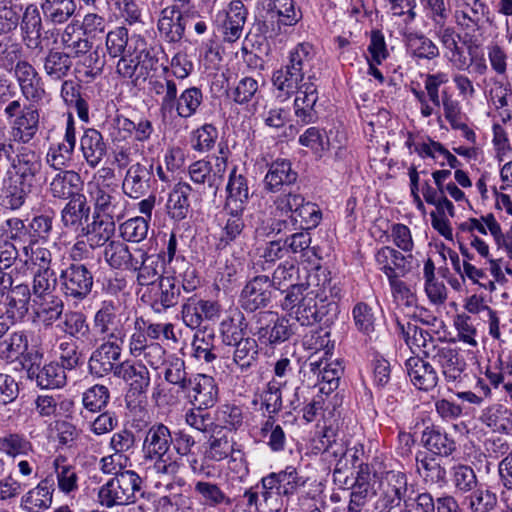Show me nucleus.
Listing matches in <instances>:
<instances>
[{
	"instance_id": "obj_1",
	"label": "nucleus",
	"mask_w": 512,
	"mask_h": 512,
	"mask_svg": "<svg viewBox=\"0 0 512 512\" xmlns=\"http://www.w3.org/2000/svg\"><path fill=\"white\" fill-rule=\"evenodd\" d=\"M320 76L321 68L312 46L300 43L289 52L287 64L273 73L272 82L282 92L281 96L290 97L303 82L315 83Z\"/></svg>"
},
{
	"instance_id": "obj_2",
	"label": "nucleus",
	"mask_w": 512,
	"mask_h": 512,
	"mask_svg": "<svg viewBox=\"0 0 512 512\" xmlns=\"http://www.w3.org/2000/svg\"><path fill=\"white\" fill-rule=\"evenodd\" d=\"M173 437L163 423H154L146 431L142 443L143 460L153 473L160 477L172 478L178 473L179 465L172 459Z\"/></svg>"
},
{
	"instance_id": "obj_3",
	"label": "nucleus",
	"mask_w": 512,
	"mask_h": 512,
	"mask_svg": "<svg viewBox=\"0 0 512 512\" xmlns=\"http://www.w3.org/2000/svg\"><path fill=\"white\" fill-rule=\"evenodd\" d=\"M38 102L22 105L20 100L11 101L4 109L8 119L14 118L12 134L15 140L26 144L38 133L40 126V110Z\"/></svg>"
},
{
	"instance_id": "obj_4",
	"label": "nucleus",
	"mask_w": 512,
	"mask_h": 512,
	"mask_svg": "<svg viewBox=\"0 0 512 512\" xmlns=\"http://www.w3.org/2000/svg\"><path fill=\"white\" fill-rule=\"evenodd\" d=\"M142 479L132 470L121 471L99 491L101 503L107 507L134 502L135 493L141 489Z\"/></svg>"
},
{
	"instance_id": "obj_5",
	"label": "nucleus",
	"mask_w": 512,
	"mask_h": 512,
	"mask_svg": "<svg viewBox=\"0 0 512 512\" xmlns=\"http://www.w3.org/2000/svg\"><path fill=\"white\" fill-rule=\"evenodd\" d=\"M337 312V303L334 300H329L328 295H323L315 290L305 293V297L294 311V315L302 326H311L324 319L325 322L332 321Z\"/></svg>"
},
{
	"instance_id": "obj_6",
	"label": "nucleus",
	"mask_w": 512,
	"mask_h": 512,
	"mask_svg": "<svg viewBox=\"0 0 512 512\" xmlns=\"http://www.w3.org/2000/svg\"><path fill=\"white\" fill-rule=\"evenodd\" d=\"M253 325V335L266 346L275 347L293 334L289 320L272 311H261L254 315Z\"/></svg>"
},
{
	"instance_id": "obj_7",
	"label": "nucleus",
	"mask_w": 512,
	"mask_h": 512,
	"mask_svg": "<svg viewBox=\"0 0 512 512\" xmlns=\"http://www.w3.org/2000/svg\"><path fill=\"white\" fill-rule=\"evenodd\" d=\"M119 306L113 301H103L93 316V329L97 336L104 341L123 343L127 330V319L118 313Z\"/></svg>"
},
{
	"instance_id": "obj_8",
	"label": "nucleus",
	"mask_w": 512,
	"mask_h": 512,
	"mask_svg": "<svg viewBox=\"0 0 512 512\" xmlns=\"http://www.w3.org/2000/svg\"><path fill=\"white\" fill-rule=\"evenodd\" d=\"M88 192L94 204V213L103 218L119 221L125 216L126 201L108 184L90 182Z\"/></svg>"
},
{
	"instance_id": "obj_9",
	"label": "nucleus",
	"mask_w": 512,
	"mask_h": 512,
	"mask_svg": "<svg viewBox=\"0 0 512 512\" xmlns=\"http://www.w3.org/2000/svg\"><path fill=\"white\" fill-rule=\"evenodd\" d=\"M381 502L387 512L399 507L401 502L404 503L405 509L410 511L413 506L412 495H414V487L408 485L407 475L400 471H388L382 481Z\"/></svg>"
},
{
	"instance_id": "obj_10",
	"label": "nucleus",
	"mask_w": 512,
	"mask_h": 512,
	"mask_svg": "<svg viewBox=\"0 0 512 512\" xmlns=\"http://www.w3.org/2000/svg\"><path fill=\"white\" fill-rule=\"evenodd\" d=\"M226 169L227 158L214 156L210 160L201 159L193 162L188 167V173L195 185L201 186L203 191L208 189L215 194L223 181Z\"/></svg>"
},
{
	"instance_id": "obj_11",
	"label": "nucleus",
	"mask_w": 512,
	"mask_h": 512,
	"mask_svg": "<svg viewBox=\"0 0 512 512\" xmlns=\"http://www.w3.org/2000/svg\"><path fill=\"white\" fill-rule=\"evenodd\" d=\"M63 294L75 301H82L91 293L93 274L86 264L72 263L59 275Z\"/></svg>"
},
{
	"instance_id": "obj_12",
	"label": "nucleus",
	"mask_w": 512,
	"mask_h": 512,
	"mask_svg": "<svg viewBox=\"0 0 512 512\" xmlns=\"http://www.w3.org/2000/svg\"><path fill=\"white\" fill-rule=\"evenodd\" d=\"M308 379L314 384H320V392L329 394L338 387L342 375V367L338 361H330L320 357L317 352L308 358L305 365Z\"/></svg>"
},
{
	"instance_id": "obj_13",
	"label": "nucleus",
	"mask_w": 512,
	"mask_h": 512,
	"mask_svg": "<svg viewBox=\"0 0 512 512\" xmlns=\"http://www.w3.org/2000/svg\"><path fill=\"white\" fill-rule=\"evenodd\" d=\"M120 342L104 341L91 354L88 369L91 375L102 378L109 374L116 377V371L122 366L120 362L122 348Z\"/></svg>"
},
{
	"instance_id": "obj_14",
	"label": "nucleus",
	"mask_w": 512,
	"mask_h": 512,
	"mask_svg": "<svg viewBox=\"0 0 512 512\" xmlns=\"http://www.w3.org/2000/svg\"><path fill=\"white\" fill-rule=\"evenodd\" d=\"M32 336L33 332L27 330H17L9 334L0 341V359L14 361L22 357L25 368L32 360H41L42 354L33 347L29 348Z\"/></svg>"
},
{
	"instance_id": "obj_15",
	"label": "nucleus",
	"mask_w": 512,
	"mask_h": 512,
	"mask_svg": "<svg viewBox=\"0 0 512 512\" xmlns=\"http://www.w3.org/2000/svg\"><path fill=\"white\" fill-rule=\"evenodd\" d=\"M116 377L128 386L127 398H144L150 386V372L142 361L125 360L116 371Z\"/></svg>"
},
{
	"instance_id": "obj_16",
	"label": "nucleus",
	"mask_w": 512,
	"mask_h": 512,
	"mask_svg": "<svg viewBox=\"0 0 512 512\" xmlns=\"http://www.w3.org/2000/svg\"><path fill=\"white\" fill-rule=\"evenodd\" d=\"M165 260L161 254H148L141 248L135 249V259L131 271L137 272V283L141 286H153L164 270Z\"/></svg>"
},
{
	"instance_id": "obj_17",
	"label": "nucleus",
	"mask_w": 512,
	"mask_h": 512,
	"mask_svg": "<svg viewBox=\"0 0 512 512\" xmlns=\"http://www.w3.org/2000/svg\"><path fill=\"white\" fill-rule=\"evenodd\" d=\"M188 2L189 0H175L173 5L161 10L157 28L165 41L177 43L183 38L186 24L181 12V6Z\"/></svg>"
},
{
	"instance_id": "obj_18",
	"label": "nucleus",
	"mask_w": 512,
	"mask_h": 512,
	"mask_svg": "<svg viewBox=\"0 0 512 512\" xmlns=\"http://www.w3.org/2000/svg\"><path fill=\"white\" fill-rule=\"evenodd\" d=\"M426 358H430L433 364L441 369L442 375L447 382L460 380L466 367V363L460 357L459 352L449 345H438L434 351H427Z\"/></svg>"
},
{
	"instance_id": "obj_19",
	"label": "nucleus",
	"mask_w": 512,
	"mask_h": 512,
	"mask_svg": "<svg viewBox=\"0 0 512 512\" xmlns=\"http://www.w3.org/2000/svg\"><path fill=\"white\" fill-rule=\"evenodd\" d=\"M56 173L49 182L48 191L51 197L59 200H74L81 193L84 182L80 174L74 170L54 169Z\"/></svg>"
},
{
	"instance_id": "obj_20",
	"label": "nucleus",
	"mask_w": 512,
	"mask_h": 512,
	"mask_svg": "<svg viewBox=\"0 0 512 512\" xmlns=\"http://www.w3.org/2000/svg\"><path fill=\"white\" fill-rule=\"evenodd\" d=\"M271 296L270 278L266 275L256 276L244 286L240 295V304L245 311L254 312L266 307Z\"/></svg>"
},
{
	"instance_id": "obj_21",
	"label": "nucleus",
	"mask_w": 512,
	"mask_h": 512,
	"mask_svg": "<svg viewBox=\"0 0 512 512\" xmlns=\"http://www.w3.org/2000/svg\"><path fill=\"white\" fill-rule=\"evenodd\" d=\"M322 213L316 204L304 202L298 208L293 216L288 220H277L273 223V230L277 233L287 230L289 232L297 229L311 230L315 228L321 220Z\"/></svg>"
},
{
	"instance_id": "obj_22",
	"label": "nucleus",
	"mask_w": 512,
	"mask_h": 512,
	"mask_svg": "<svg viewBox=\"0 0 512 512\" xmlns=\"http://www.w3.org/2000/svg\"><path fill=\"white\" fill-rule=\"evenodd\" d=\"M39 361L32 360L26 366L28 378L35 380L37 386L42 389H55L66 384V371L57 362L40 367Z\"/></svg>"
},
{
	"instance_id": "obj_23",
	"label": "nucleus",
	"mask_w": 512,
	"mask_h": 512,
	"mask_svg": "<svg viewBox=\"0 0 512 512\" xmlns=\"http://www.w3.org/2000/svg\"><path fill=\"white\" fill-rule=\"evenodd\" d=\"M21 93L29 102H39L45 96L42 79L28 61H18L14 68Z\"/></svg>"
},
{
	"instance_id": "obj_24",
	"label": "nucleus",
	"mask_w": 512,
	"mask_h": 512,
	"mask_svg": "<svg viewBox=\"0 0 512 512\" xmlns=\"http://www.w3.org/2000/svg\"><path fill=\"white\" fill-rule=\"evenodd\" d=\"M12 167L15 171V179L22 181L25 185L34 187L37 183V176L42 169V160L34 150L22 147L13 158Z\"/></svg>"
},
{
	"instance_id": "obj_25",
	"label": "nucleus",
	"mask_w": 512,
	"mask_h": 512,
	"mask_svg": "<svg viewBox=\"0 0 512 512\" xmlns=\"http://www.w3.org/2000/svg\"><path fill=\"white\" fill-rule=\"evenodd\" d=\"M186 393L197 409H209L218 401L217 384L213 377L205 374L193 376L190 389Z\"/></svg>"
},
{
	"instance_id": "obj_26",
	"label": "nucleus",
	"mask_w": 512,
	"mask_h": 512,
	"mask_svg": "<svg viewBox=\"0 0 512 512\" xmlns=\"http://www.w3.org/2000/svg\"><path fill=\"white\" fill-rule=\"evenodd\" d=\"M40 7L29 4L22 15L20 29L22 39L28 49L42 51L43 21Z\"/></svg>"
},
{
	"instance_id": "obj_27",
	"label": "nucleus",
	"mask_w": 512,
	"mask_h": 512,
	"mask_svg": "<svg viewBox=\"0 0 512 512\" xmlns=\"http://www.w3.org/2000/svg\"><path fill=\"white\" fill-rule=\"evenodd\" d=\"M396 325L398 333L403 337L412 352L415 353L418 350L426 358V352L434 351L438 346L435 343V338L415 323L409 320L401 321L397 319Z\"/></svg>"
},
{
	"instance_id": "obj_28",
	"label": "nucleus",
	"mask_w": 512,
	"mask_h": 512,
	"mask_svg": "<svg viewBox=\"0 0 512 512\" xmlns=\"http://www.w3.org/2000/svg\"><path fill=\"white\" fill-rule=\"evenodd\" d=\"M55 479L47 475L38 485L30 489L21 499V506L27 512H43L50 508L55 491Z\"/></svg>"
},
{
	"instance_id": "obj_29",
	"label": "nucleus",
	"mask_w": 512,
	"mask_h": 512,
	"mask_svg": "<svg viewBox=\"0 0 512 512\" xmlns=\"http://www.w3.org/2000/svg\"><path fill=\"white\" fill-rule=\"evenodd\" d=\"M295 93L294 110L298 121L302 124L316 122L318 114L314 107L318 101L317 85L314 82H303Z\"/></svg>"
},
{
	"instance_id": "obj_30",
	"label": "nucleus",
	"mask_w": 512,
	"mask_h": 512,
	"mask_svg": "<svg viewBox=\"0 0 512 512\" xmlns=\"http://www.w3.org/2000/svg\"><path fill=\"white\" fill-rule=\"evenodd\" d=\"M91 208L85 195L68 201L61 211L63 226L79 236L84 231L85 225L90 221Z\"/></svg>"
},
{
	"instance_id": "obj_31",
	"label": "nucleus",
	"mask_w": 512,
	"mask_h": 512,
	"mask_svg": "<svg viewBox=\"0 0 512 512\" xmlns=\"http://www.w3.org/2000/svg\"><path fill=\"white\" fill-rule=\"evenodd\" d=\"M153 165L136 163L129 167L123 180L122 188L124 193L133 199L145 195L150 188V181L153 175Z\"/></svg>"
},
{
	"instance_id": "obj_32",
	"label": "nucleus",
	"mask_w": 512,
	"mask_h": 512,
	"mask_svg": "<svg viewBox=\"0 0 512 512\" xmlns=\"http://www.w3.org/2000/svg\"><path fill=\"white\" fill-rule=\"evenodd\" d=\"M244 211L223 207V219L221 222V234L218 248L224 249L232 243H236L245 237L246 224L243 219Z\"/></svg>"
},
{
	"instance_id": "obj_33",
	"label": "nucleus",
	"mask_w": 512,
	"mask_h": 512,
	"mask_svg": "<svg viewBox=\"0 0 512 512\" xmlns=\"http://www.w3.org/2000/svg\"><path fill=\"white\" fill-rule=\"evenodd\" d=\"M298 178V173L292 169V164L286 159L273 161L264 178V188L268 192L277 193L285 187L293 185Z\"/></svg>"
},
{
	"instance_id": "obj_34",
	"label": "nucleus",
	"mask_w": 512,
	"mask_h": 512,
	"mask_svg": "<svg viewBox=\"0 0 512 512\" xmlns=\"http://www.w3.org/2000/svg\"><path fill=\"white\" fill-rule=\"evenodd\" d=\"M250 199L248 180L245 175L238 173L234 167L228 178L224 208L245 211Z\"/></svg>"
},
{
	"instance_id": "obj_35",
	"label": "nucleus",
	"mask_w": 512,
	"mask_h": 512,
	"mask_svg": "<svg viewBox=\"0 0 512 512\" xmlns=\"http://www.w3.org/2000/svg\"><path fill=\"white\" fill-rule=\"evenodd\" d=\"M405 365L411 382L418 389L429 391L436 387L439 377L431 363L416 356L410 357Z\"/></svg>"
},
{
	"instance_id": "obj_36",
	"label": "nucleus",
	"mask_w": 512,
	"mask_h": 512,
	"mask_svg": "<svg viewBox=\"0 0 512 512\" xmlns=\"http://www.w3.org/2000/svg\"><path fill=\"white\" fill-rule=\"evenodd\" d=\"M180 280L173 276L160 278L157 290L151 299V307L156 312L174 307L181 299Z\"/></svg>"
},
{
	"instance_id": "obj_37",
	"label": "nucleus",
	"mask_w": 512,
	"mask_h": 512,
	"mask_svg": "<svg viewBox=\"0 0 512 512\" xmlns=\"http://www.w3.org/2000/svg\"><path fill=\"white\" fill-rule=\"evenodd\" d=\"M80 150L87 165L96 168L107 154V145L98 130L87 128L80 138Z\"/></svg>"
},
{
	"instance_id": "obj_38",
	"label": "nucleus",
	"mask_w": 512,
	"mask_h": 512,
	"mask_svg": "<svg viewBox=\"0 0 512 512\" xmlns=\"http://www.w3.org/2000/svg\"><path fill=\"white\" fill-rule=\"evenodd\" d=\"M114 233L115 220L93 214L92 221L85 225L84 231L78 237H86L90 246L97 249L109 243Z\"/></svg>"
},
{
	"instance_id": "obj_39",
	"label": "nucleus",
	"mask_w": 512,
	"mask_h": 512,
	"mask_svg": "<svg viewBox=\"0 0 512 512\" xmlns=\"http://www.w3.org/2000/svg\"><path fill=\"white\" fill-rule=\"evenodd\" d=\"M57 328L68 336L67 339L92 341V331L86 315L81 311H68L57 324Z\"/></svg>"
},
{
	"instance_id": "obj_40",
	"label": "nucleus",
	"mask_w": 512,
	"mask_h": 512,
	"mask_svg": "<svg viewBox=\"0 0 512 512\" xmlns=\"http://www.w3.org/2000/svg\"><path fill=\"white\" fill-rule=\"evenodd\" d=\"M231 346L233 347L232 362L241 373H248L257 366L259 346L256 339L247 336Z\"/></svg>"
},
{
	"instance_id": "obj_41",
	"label": "nucleus",
	"mask_w": 512,
	"mask_h": 512,
	"mask_svg": "<svg viewBox=\"0 0 512 512\" xmlns=\"http://www.w3.org/2000/svg\"><path fill=\"white\" fill-rule=\"evenodd\" d=\"M246 18L247 10L242 1L233 0L230 2L223 25V39L225 42L234 43L241 37Z\"/></svg>"
},
{
	"instance_id": "obj_42",
	"label": "nucleus",
	"mask_w": 512,
	"mask_h": 512,
	"mask_svg": "<svg viewBox=\"0 0 512 512\" xmlns=\"http://www.w3.org/2000/svg\"><path fill=\"white\" fill-rule=\"evenodd\" d=\"M40 9L46 22L60 25L74 16L77 4L75 0H40Z\"/></svg>"
},
{
	"instance_id": "obj_43",
	"label": "nucleus",
	"mask_w": 512,
	"mask_h": 512,
	"mask_svg": "<svg viewBox=\"0 0 512 512\" xmlns=\"http://www.w3.org/2000/svg\"><path fill=\"white\" fill-rule=\"evenodd\" d=\"M192 191L190 184L178 182L169 193L166 208L168 215L175 221L183 220L190 211L188 197Z\"/></svg>"
},
{
	"instance_id": "obj_44",
	"label": "nucleus",
	"mask_w": 512,
	"mask_h": 512,
	"mask_svg": "<svg viewBox=\"0 0 512 512\" xmlns=\"http://www.w3.org/2000/svg\"><path fill=\"white\" fill-rule=\"evenodd\" d=\"M422 442L433 455L448 457L456 450L454 439L434 426L426 427L422 433Z\"/></svg>"
},
{
	"instance_id": "obj_45",
	"label": "nucleus",
	"mask_w": 512,
	"mask_h": 512,
	"mask_svg": "<svg viewBox=\"0 0 512 512\" xmlns=\"http://www.w3.org/2000/svg\"><path fill=\"white\" fill-rule=\"evenodd\" d=\"M6 314L11 319H22L29 311L31 291L28 285L11 286L6 292Z\"/></svg>"
},
{
	"instance_id": "obj_46",
	"label": "nucleus",
	"mask_w": 512,
	"mask_h": 512,
	"mask_svg": "<svg viewBox=\"0 0 512 512\" xmlns=\"http://www.w3.org/2000/svg\"><path fill=\"white\" fill-rule=\"evenodd\" d=\"M103 255L110 267L131 270L135 259V249L131 251L125 243L112 240L105 246Z\"/></svg>"
},
{
	"instance_id": "obj_47",
	"label": "nucleus",
	"mask_w": 512,
	"mask_h": 512,
	"mask_svg": "<svg viewBox=\"0 0 512 512\" xmlns=\"http://www.w3.org/2000/svg\"><path fill=\"white\" fill-rule=\"evenodd\" d=\"M72 67L70 54L50 49L43 59V70L52 80L65 78Z\"/></svg>"
},
{
	"instance_id": "obj_48",
	"label": "nucleus",
	"mask_w": 512,
	"mask_h": 512,
	"mask_svg": "<svg viewBox=\"0 0 512 512\" xmlns=\"http://www.w3.org/2000/svg\"><path fill=\"white\" fill-rule=\"evenodd\" d=\"M415 460L417 472L426 483L438 484L445 481L446 470L434 455L419 452Z\"/></svg>"
},
{
	"instance_id": "obj_49",
	"label": "nucleus",
	"mask_w": 512,
	"mask_h": 512,
	"mask_svg": "<svg viewBox=\"0 0 512 512\" xmlns=\"http://www.w3.org/2000/svg\"><path fill=\"white\" fill-rule=\"evenodd\" d=\"M480 420L496 432L508 433L512 430V412L501 404H494L485 408Z\"/></svg>"
},
{
	"instance_id": "obj_50",
	"label": "nucleus",
	"mask_w": 512,
	"mask_h": 512,
	"mask_svg": "<svg viewBox=\"0 0 512 512\" xmlns=\"http://www.w3.org/2000/svg\"><path fill=\"white\" fill-rule=\"evenodd\" d=\"M33 186H28L15 178H9L3 189L1 205L5 209L18 210L26 202Z\"/></svg>"
},
{
	"instance_id": "obj_51",
	"label": "nucleus",
	"mask_w": 512,
	"mask_h": 512,
	"mask_svg": "<svg viewBox=\"0 0 512 512\" xmlns=\"http://www.w3.org/2000/svg\"><path fill=\"white\" fill-rule=\"evenodd\" d=\"M34 301L38 305L37 315L44 327L52 326L63 318L64 302L60 296L53 294Z\"/></svg>"
},
{
	"instance_id": "obj_52",
	"label": "nucleus",
	"mask_w": 512,
	"mask_h": 512,
	"mask_svg": "<svg viewBox=\"0 0 512 512\" xmlns=\"http://www.w3.org/2000/svg\"><path fill=\"white\" fill-rule=\"evenodd\" d=\"M59 362L65 371H76L85 363V355L79 344L73 339H63L58 346Z\"/></svg>"
},
{
	"instance_id": "obj_53",
	"label": "nucleus",
	"mask_w": 512,
	"mask_h": 512,
	"mask_svg": "<svg viewBox=\"0 0 512 512\" xmlns=\"http://www.w3.org/2000/svg\"><path fill=\"white\" fill-rule=\"evenodd\" d=\"M245 317L241 312H236L220 323L222 341L225 345H236L237 342L246 338Z\"/></svg>"
},
{
	"instance_id": "obj_54",
	"label": "nucleus",
	"mask_w": 512,
	"mask_h": 512,
	"mask_svg": "<svg viewBox=\"0 0 512 512\" xmlns=\"http://www.w3.org/2000/svg\"><path fill=\"white\" fill-rule=\"evenodd\" d=\"M58 489L69 495L78 490V475L74 466L66 464V458L58 456L53 461Z\"/></svg>"
},
{
	"instance_id": "obj_55",
	"label": "nucleus",
	"mask_w": 512,
	"mask_h": 512,
	"mask_svg": "<svg viewBox=\"0 0 512 512\" xmlns=\"http://www.w3.org/2000/svg\"><path fill=\"white\" fill-rule=\"evenodd\" d=\"M76 28L73 25H67L61 34V44L63 49L67 50L70 57L79 58L86 55L93 48V43L88 37L76 34Z\"/></svg>"
},
{
	"instance_id": "obj_56",
	"label": "nucleus",
	"mask_w": 512,
	"mask_h": 512,
	"mask_svg": "<svg viewBox=\"0 0 512 512\" xmlns=\"http://www.w3.org/2000/svg\"><path fill=\"white\" fill-rule=\"evenodd\" d=\"M5 241L14 243V246H21L24 254H28L27 246L31 245V235L29 234L28 225L17 217L9 218L2 226Z\"/></svg>"
},
{
	"instance_id": "obj_57",
	"label": "nucleus",
	"mask_w": 512,
	"mask_h": 512,
	"mask_svg": "<svg viewBox=\"0 0 512 512\" xmlns=\"http://www.w3.org/2000/svg\"><path fill=\"white\" fill-rule=\"evenodd\" d=\"M202 101V91L197 87H190L175 98L173 110L175 109L181 118H189L196 113Z\"/></svg>"
},
{
	"instance_id": "obj_58",
	"label": "nucleus",
	"mask_w": 512,
	"mask_h": 512,
	"mask_svg": "<svg viewBox=\"0 0 512 512\" xmlns=\"http://www.w3.org/2000/svg\"><path fill=\"white\" fill-rule=\"evenodd\" d=\"M425 279V292L433 304H443L447 298L445 285L435 278V265L432 259L428 258L423 269Z\"/></svg>"
},
{
	"instance_id": "obj_59",
	"label": "nucleus",
	"mask_w": 512,
	"mask_h": 512,
	"mask_svg": "<svg viewBox=\"0 0 512 512\" xmlns=\"http://www.w3.org/2000/svg\"><path fill=\"white\" fill-rule=\"evenodd\" d=\"M194 490L209 507L232 504V500L215 483L198 481L195 483Z\"/></svg>"
},
{
	"instance_id": "obj_60",
	"label": "nucleus",
	"mask_w": 512,
	"mask_h": 512,
	"mask_svg": "<svg viewBox=\"0 0 512 512\" xmlns=\"http://www.w3.org/2000/svg\"><path fill=\"white\" fill-rule=\"evenodd\" d=\"M151 90L159 96H162L160 102V111L162 113H171L173 111L174 100L177 97L178 89L175 81L169 77L151 81Z\"/></svg>"
},
{
	"instance_id": "obj_61",
	"label": "nucleus",
	"mask_w": 512,
	"mask_h": 512,
	"mask_svg": "<svg viewBox=\"0 0 512 512\" xmlns=\"http://www.w3.org/2000/svg\"><path fill=\"white\" fill-rule=\"evenodd\" d=\"M164 377L170 384L178 386L182 392H187L193 381V377H190L186 371L184 360L180 358H175L169 362Z\"/></svg>"
},
{
	"instance_id": "obj_62",
	"label": "nucleus",
	"mask_w": 512,
	"mask_h": 512,
	"mask_svg": "<svg viewBox=\"0 0 512 512\" xmlns=\"http://www.w3.org/2000/svg\"><path fill=\"white\" fill-rule=\"evenodd\" d=\"M408 48L412 55L419 59L431 60L439 55L438 47L425 35L410 34Z\"/></svg>"
},
{
	"instance_id": "obj_63",
	"label": "nucleus",
	"mask_w": 512,
	"mask_h": 512,
	"mask_svg": "<svg viewBox=\"0 0 512 512\" xmlns=\"http://www.w3.org/2000/svg\"><path fill=\"white\" fill-rule=\"evenodd\" d=\"M267 13L271 19L277 17L284 25L291 26L296 24L299 20L293 0H272L268 4Z\"/></svg>"
},
{
	"instance_id": "obj_64",
	"label": "nucleus",
	"mask_w": 512,
	"mask_h": 512,
	"mask_svg": "<svg viewBox=\"0 0 512 512\" xmlns=\"http://www.w3.org/2000/svg\"><path fill=\"white\" fill-rule=\"evenodd\" d=\"M465 500H468L472 512H489L497 504L496 494L484 488H475Z\"/></svg>"
}]
</instances>
